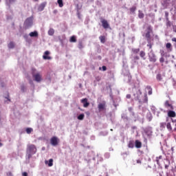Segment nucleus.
<instances>
[{"label": "nucleus", "instance_id": "obj_39", "mask_svg": "<svg viewBox=\"0 0 176 176\" xmlns=\"http://www.w3.org/2000/svg\"><path fill=\"white\" fill-rule=\"evenodd\" d=\"M160 63H164V58L162 57L160 58Z\"/></svg>", "mask_w": 176, "mask_h": 176}, {"label": "nucleus", "instance_id": "obj_12", "mask_svg": "<svg viewBox=\"0 0 176 176\" xmlns=\"http://www.w3.org/2000/svg\"><path fill=\"white\" fill-rule=\"evenodd\" d=\"M168 116L169 118H175V116H176L175 111H172V110L168 111Z\"/></svg>", "mask_w": 176, "mask_h": 176}, {"label": "nucleus", "instance_id": "obj_8", "mask_svg": "<svg viewBox=\"0 0 176 176\" xmlns=\"http://www.w3.org/2000/svg\"><path fill=\"white\" fill-rule=\"evenodd\" d=\"M149 61L151 63H156V55L152 53L148 56Z\"/></svg>", "mask_w": 176, "mask_h": 176}, {"label": "nucleus", "instance_id": "obj_51", "mask_svg": "<svg viewBox=\"0 0 176 176\" xmlns=\"http://www.w3.org/2000/svg\"><path fill=\"white\" fill-rule=\"evenodd\" d=\"M9 2H14V0H9Z\"/></svg>", "mask_w": 176, "mask_h": 176}, {"label": "nucleus", "instance_id": "obj_45", "mask_svg": "<svg viewBox=\"0 0 176 176\" xmlns=\"http://www.w3.org/2000/svg\"><path fill=\"white\" fill-rule=\"evenodd\" d=\"M102 71H105L107 69V66H102Z\"/></svg>", "mask_w": 176, "mask_h": 176}, {"label": "nucleus", "instance_id": "obj_43", "mask_svg": "<svg viewBox=\"0 0 176 176\" xmlns=\"http://www.w3.org/2000/svg\"><path fill=\"white\" fill-rule=\"evenodd\" d=\"M22 175H23V176H28V173L27 172H23V173H22Z\"/></svg>", "mask_w": 176, "mask_h": 176}, {"label": "nucleus", "instance_id": "obj_2", "mask_svg": "<svg viewBox=\"0 0 176 176\" xmlns=\"http://www.w3.org/2000/svg\"><path fill=\"white\" fill-rule=\"evenodd\" d=\"M36 71V69L32 68V78H34L35 82H41L42 80V75H41V73H35Z\"/></svg>", "mask_w": 176, "mask_h": 176}, {"label": "nucleus", "instance_id": "obj_1", "mask_svg": "<svg viewBox=\"0 0 176 176\" xmlns=\"http://www.w3.org/2000/svg\"><path fill=\"white\" fill-rule=\"evenodd\" d=\"M133 96L135 97L134 100L138 101L140 104H148V94H146V93L142 96V92L139 89Z\"/></svg>", "mask_w": 176, "mask_h": 176}, {"label": "nucleus", "instance_id": "obj_31", "mask_svg": "<svg viewBox=\"0 0 176 176\" xmlns=\"http://www.w3.org/2000/svg\"><path fill=\"white\" fill-rule=\"evenodd\" d=\"M8 47H9V49H13V47H14V43L13 42H10L8 44Z\"/></svg>", "mask_w": 176, "mask_h": 176}, {"label": "nucleus", "instance_id": "obj_19", "mask_svg": "<svg viewBox=\"0 0 176 176\" xmlns=\"http://www.w3.org/2000/svg\"><path fill=\"white\" fill-rule=\"evenodd\" d=\"M140 56L142 58H143L144 60H146V58H145V56H146V54H145V52L144 51H141L140 52Z\"/></svg>", "mask_w": 176, "mask_h": 176}, {"label": "nucleus", "instance_id": "obj_36", "mask_svg": "<svg viewBox=\"0 0 176 176\" xmlns=\"http://www.w3.org/2000/svg\"><path fill=\"white\" fill-rule=\"evenodd\" d=\"M78 48L83 49V43L82 42L78 43Z\"/></svg>", "mask_w": 176, "mask_h": 176}, {"label": "nucleus", "instance_id": "obj_52", "mask_svg": "<svg viewBox=\"0 0 176 176\" xmlns=\"http://www.w3.org/2000/svg\"><path fill=\"white\" fill-rule=\"evenodd\" d=\"M2 145H3L2 143L0 142V146H2Z\"/></svg>", "mask_w": 176, "mask_h": 176}, {"label": "nucleus", "instance_id": "obj_26", "mask_svg": "<svg viewBox=\"0 0 176 176\" xmlns=\"http://www.w3.org/2000/svg\"><path fill=\"white\" fill-rule=\"evenodd\" d=\"M77 118L78 119V120H83V119H85V114L82 113L80 114Z\"/></svg>", "mask_w": 176, "mask_h": 176}, {"label": "nucleus", "instance_id": "obj_7", "mask_svg": "<svg viewBox=\"0 0 176 176\" xmlns=\"http://www.w3.org/2000/svg\"><path fill=\"white\" fill-rule=\"evenodd\" d=\"M49 54H50V52L49 51H45L44 52V54L43 56V60H52V57L49 56Z\"/></svg>", "mask_w": 176, "mask_h": 176}, {"label": "nucleus", "instance_id": "obj_49", "mask_svg": "<svg viewBox=\"0 0 176 176\" xmlns=\"http://www.w3.org/2000/svg\"><path fill=\"white\" fill-rule=\"evenodd\" d=\"M168 167H169L168 165H165V168H166V170H168Z\"/></svg>", "mask_w": 176, "mask_h": 176}, {"label": "nucleus", "instance_id": "obj_25", "mask_svg": "<svg viewBox=\"0 0 176 176\" xmlns=\"http://www.w3.org/2000/svg\"><path fill=\"white\" fill-rule=\"evenodd\" d=\"M128 146L129 148H134V142L133 141H129V144H128Z\"/></svg>", "mask_w": 176, "mask_h": 176}, {"label": "nucleus", "instance_id": "obj_50", "mask_svg": "<svg viewBox=\"0 0 176 176\" xmlns=\"http://www.w3.org/2000/svg\"><path fill=\"white\" fill-rule=\"evenodd\" d=\"M57 10H54V12H53V13H54V14H56V13H57Z\"/></svg>", "mask_w": 176, "mask_h": 176}, {"label": "nucleus", "instance_id": "obj_37", "mask_svg": "<svg viewBox=\"0 0 176 176\" xmlns=\"http://www.w3.org/2000/svg\"><path fill=\"white\" fill-rule=\"evenodd\" d=\"M96 82H100V81L101 80V77H100V76H96Z\"/></svg>", "mask_w": 176, "mask_h": 176}, {"label": "nucleus", "instance_id": "obj_38", "mask_svg": "<svg viewBox=\"0 0 176 176\" xmlns=\"http://www.w3.org/2000/svg\"><path fill=\"white\" fill-rule=\"evenodd\" d=\"M173 32H176V25H173Z\"/></svg>", "mask_w": 176, "mask_h": 176}, {"label": "nucleus", "instance_id": "obj_29", "mask_svg": "<svg viewBox=\"0 0 176 176\" xmlns=\"http://www.w3.org/2000/svg\"><path fill=\"white\" fill-rule=\"evenodd\" d=\"M32 131H34V129H32V128H27L26 129L27 134H31V133H32Z\"/></svg>", "mask_w": 176, "mask_h": 176}, {"label": "nucleus", "instance_id": "obj_4", "mask_svg": "<svg viewBox=\"0 0 176 176\" xmlns=\"http://www.w3.org/2000/svg\"><path fill=\"white\" fill-rule=\"evenodd\" d=\"M27 152L30 155H35L36 153V146L34 144L28 145Z\"/></svg>", "mask_w": 176, "mask_h": 176}, {"label": "nucleus", "instance_id": "obj_5", "mask_svg": "<svg viewBox=\"0 0 176 176\" xmlns=\"http://www.w3.org/2000/svg\"><path fill=\"white\" fill-rule=\"evenodd\" d=\"M60 142V139L56 136H53L50 139V144L52 145V146H57L58 145V143Z\"/></svg>", "mask_w": 176, "mask_h": 176}, {"label": "nucleus", "instance_id": "obj_11", "mask_svg": "<svg viewBox=\"0 0 176 176\" xmlns=\"http://www.w3.org/2000/svg\"><path fill=\"white\" fill-rule=\"evenodd\" d=\"M164 107L166 108H170V109H174V107L173 106V104H170V101L168 100H166L165 103H164Z\"/></svg>", "mask_w": 176, "mask_h": 176}, {"label": "nucleus", "instance_id": "obj_40", "mask_svg": "<svg viewBox=\"0 0 176 176\" xmlns=\"http://www.w3.org/2000/svg\"><path fill=\"white\" fill-rule=\"evenodd\" d=\"M165 16L166 17V20H168V12H165Z\"/></svg>", "mask_w": 176, "mask_h": 176}, {"label": "nucleus", "instance_id": "obj_53", "mask_svg": "<svg viewBox=\"0 0 176 176\" xmlns=\"http://www.w3.org/2000/svg\"><path fill=\"white\" fill-rule=\"evenodd\" d=\"M150 121H151L152 120V118H150V120H149Z\"/></svg>", "mask_w": 176, "mask_h": 176}, {"label": "nucleus", "instance_id": "obj_10", "mask_svg": "<svg viewBox=\"0 0 176 176\" xmlns=\"http://www.w3.org/2000/svg\"><path fill=\"white\" fill-rule=\"evenodd\" d=\"M105 107H106L105 102H104L103 103H100L98 105V108L99 111H104L105 109Z\"/></svg>", "mask_w": 176, "mask_h": 176}, {"label": "nucleus", "instance_id": "obj_47", "mask_svg": "<svg viewBox=\"0 0 176 176\" xmlns=\"http://www.w3.org/2000/svg\"><path fill=\"white\" fill-rule=\"evenodd\" d=\"M172 42H175V43H176V38L175 37L172 38Z\"/></svg>", "mask_w": 176, "mask_h": 176}, {"label": "nucleus", "instance_id": "obj_22", "mask_svg": "<svg viewBox=\"0 0 176 176\" xmlns=\"http://www.w3.org/2000/svg\"><path fill=\"white\" fill-rule=\"evenodd\" d=\"M166 129H168V130L169 131H171L173 130V127L171 126V123L168 122V123L166 124Z\"/></svg>", "mask_w": 176, "mask_h": 176}, {"label": "nucleus", "instance_id": "obj_15", "mask_svg": "<svg viewBox=\"0 0 176 176\" xmlns=\"http://www.w3.org/2000/svg\"><path fill=\"white\" fill-rule=\"evenodd\" d=\"M45 6H46V3H41V4L38 6V10H39V12H42L43 10H44Z\"/></svg>", "mask_w": 176, "mask_h": 176}, {"label": "nucleus", "instance_id": "obj_34", "mask_svg": "<svg viewBox=\"0 0 176 176\" xmlns=\"http://www.w3.org/2000/svg\"><path fill=\"white\" fill-rule=\"evenodd\" d=\"M156 78H157V80H159V82H160V80H162V74H157V76H156Z\"/></svg>", "mask_w": 176, "mask_h": 176}, {"label": "nucleus", "instance_id": "obj_9", "mask_svg": "<svg viewBox=\"0 0 176 176\" xmlns=\"http://www.w3.org/2000/svg\"><path fill=\"white\" fill-rule=\"evenodd\" d=\"M82 104H83L84 108H87L89 105H90V103L87 102V98H83L81 100Z\"/></svg>", "mask_w": 176, "mask_h": 176}, {"label": "nucleus", "instance_id": "obj_46", "mask_svg": "<svg viewBox=\"0 0 176 176\" xmlns=\"http://www.w3.org/2000/svg\"><path fill=\"white\" fill-rule=\"evenodd\" d=\"M134 60H140V56H135Z\"/></svg>", "mask_w": 176, "mask_h": 176}, {"label": "nucleus", "instance_id": "obj_42", "mask_svg": "<svg viewBox=\"0 0 176 176\" xmlns=\"http://www.w3.org/2000/svg\"><path fill=\"white\" fill-rule=\"evenodd\" d=\"M126 98H128V99L131 98V94H127V95L126 96Z\"/></svg>", "mask_w": 176, "mask_h": 176}, {"label": "nucleus", "instance_id": "obj_33", "mask_svg": "<svg viewBox=\"0 0 176 176\" xmlns=\"http://www.w3.org/2000/svg\"><path fill=\"white\" fill-rule=\"evenodd\" d=\"M160 129H165L166 128V123L165 122H161L160 124Z\"/></svg>", "mask_w": 176, "mask_h": 176}, {"label": "nucleus", "instance_id": "obj_30", "mask_svg": "<svg viewBox=\"0 0 176 176\" xmlns=\"http://www.w3.org/2000/svg\"><path fill=\"white\" fill-rule=\"evenodd\" d=\"M138 17H139V19H144V14L141 12V10H139Z\"/></svg>", "mask_w": 176, "mask_h": 176}, {"label": "nucleus", "instance_id": "obj_20", "mask_svg": "<svg viewBox=\"0 0 176 176\" xmlns=\"http://www.w3.org/2000/svg\"><path fill=\"white\" fill-rule=\"evenodd\" d=\"M69 42L75 43V42H76V36H72L70 37Z\"/></svg>", "mask_w": 176, "mask_h": 176}, {"label": "nucleus", "instance_id": "obj_17", "mask_svg": "<svg viewBox=\"0 0 176 176\" xmlns=\"http://www.w3.org/2000/svg\"><path fill=\"white\" fill-rule=\"evenodd\" d=\"M45 163L48 164L49 167H52L53 166V159H50L49 161H45Z\"/></svg>", "mask_w": 176, "mask_h": 176}, {"label": "nucleus", "instance_id": "obj_27", "mask_svg": "<svg viewBox=\"0 0 176 176\" xmlns=\"http://www.w3.org/2000/svg\"><path fill=\"white\" fill-rule=\"evenodd\" d=\"M146 89H148V96H151L152 94V87H151V86H147Z\"/></svg>", "mask_w": 176, "mask_h": 176}, {"label": "nucleus", "instance_id": "obj_6", "mask_svg": "<svg viewBox=\"0 0 176 176\" xmlns=\"http://www.w3.org/2000/svg\"><path fill=\"white\" fill-rule=\"evenodd\" d=\"M102 25L103 28L106 29L109 28V23H108V21L105 19L101 20Z\"/></svg>", "mask_w": 176, "mask_h": 176}, {"label": "nucleus", "instance_id": "obj_41", "mask_svg": "<svg viewBox=\"0 0 176 176\" xmlns=\"http://www.w3.org/2000/svg\"><path fill=\"white\" fill-rule=\"evenodd\" d=\"M148 47H149V49L152 48V44L150 43H148V44L147 45Z\"/></svg>", "mask_w": 176, "mask_h": 176}, {"label": "nucleus", "instance_id": "obj_44", "mask_svg": "<svg viewBox=\"0 0 176 176\" xmlns=\"http://www.w3.org/2000/svg\"><path fill=\"white\" fill-rule=\"evenodd\" d=\"M30 21H32V19H31V18H28V19H26V23H28V22H30Z\"/></svg>", "mask_w": 176, "mask_h": 176}, {"label": "nucleus", "instance_id": "obj_21", "mask_svg": "<svg viewBox=\"0 0 176 176\" xmlns=\"http://www.w3.org/2000/svg\"><path fill=\"white\" fill-rule=\"evenodd\" d=\"M48 35H50V36H53V35H54V29H50L48 31Z\"/></svg>", "mask_w": 176, "mask_h": 176}, {"label": "nucleus", "instance_id": "obj_24", "mask_svg": "<svg viewBox=\"0 0 176 176\" xmlns=\"http://www.w3.org/2000/svg\"><path fill=\"white\" fill-rule=\"evenodd\" d=\"M99 39H100L101 43H105V36H100L99 37Z\"/></svg>", "mask_w": 176, "mask_h": 176}, {"label": "nucleus", "instance_id": "obj_32", "mask_svg": "<svg viewBox=\"0 0 176 176\" xmlns=\"http://www.w3.org/2000/svg\"><path fill=\"white\" fill-rule=\"evenodd\" d=\"M135 10H137V7L135 6H133L132 8H130V12H131V13H134Z\"/></svg>", "mask_w": 176, "mask_h": 176}, {"label": "nucleus", "instance_id": "obj_18", "mask_svg": "<svg viewBox=\"0 0 176 176\" xmlns=\"http://www.w3.org/2000/svg\"><path fill=\"white\" fill-rule=\"evenodd\" d=\"M30 36L31 37H37L38 36V32L34 31L30 33Z\"/></svg>", "mask_w": 176, "mask_h": 176}, {"label": "nucleus", "instance_id": "obj_28", "mask_svg": "<svg viewBox=\"0 0 176 176\" xmlns=\"http://www.w3.org/2000/svg\"><path fill=\"white\" fill-rule=\"evenodd\" d=\"M132 52H133V54H138V53H140V48L133 49Z\"/></svg>", "mask_w": 176, "mask_h": 176}, {"label": "nucleus", "instance_id": "obj_48", "mask_svg": "<svg viewBox=\"0 0 176 176\" xmlns=\"http://www.w3.org/2000/svg\"><path fill=\"white\" fill-rule=\"evenodd\" d=\"M137 163H138V164H141V161H140V160H137Z\"/></svg>", "mask_w": 176, "mask_h": 176}, {"label": "nucleus", "instance_id": "obj_14", "mask_svg": "<svg viewBox=\"0 0 176 176\" xmlns=\"http://www.w3.org/2000/svg\"><path fill=\"white\" fill-rule=\"evenodd\" d=\"M166 47L168 50V52H173V45L170 43H168L166 44Z\"/></svg>", "mask_w": 176, "mask_h": 176}, {"label": "nucleus", "instance_id": "obj_23", "mask_svg": "<svg viewBox=\"0 0 176 176\" xmlns=\"http://www.w3.org/2000/svg\"><path fill=\"white\" fill-rule=\"evenodd\" d=\"M57 2L59 8H63V6H64V3L63 2V0H58Z\"/></svg>", "mask_w": 176, "mask_h": 176}, {"label": "nucleus", "instance_id": "obj_54", "mask_svg": "<svg viewBox=\"0 0 176 176\" xmlns=\"http://www.w3.org/2000/svg\"><path fill=\"white\" fill-rule=\"evenodd\" d=\"M35 1H38V0H34Z\"/></svg>", "mask_w": 176, "mask_h": 176}, {"label": "nucleus", "instance_id": "obj_16", "mask_svg": "<svg viewBox=\"0 0 176 176\" xmlns=\"http://www.w3.org/2000/svg\"><path fill=\"white\" fill-rule=\"evenodd\" d=\"M162 159H163V157L162 155H160L159 157H156L155 162L158 166H160V160H162Z\"/></svg>", "mask_w": 176, "mask_h": 176}, {"label": "nucleus", "instance_id": "obj_3", "mask_svg": "<svg viewBox=\"0 0 176 176\" xmlns=\"http://www.w3.org/2000/svg\"><path fill=\"white\" fill-rule=\"evenodd\" d=\"M153 33V29L152 28V26L148 25L146 28V38L148 43H151V34Z\"/></svg>", "mask_w": 176, "mask_h": 176}, {"label": "nucleus", "instance_id": "obj_35", "mask_svg": "<svg viewBox=\"0 0 176 176\" xmlns=\"http://www.w3.org/2000/svg\"><path fill=\"white\" fill-rule=\"evenodd\" d=\"M166 27H171V21L170 20H166Z\"/></svg>", "mask_w": 176, "mask_h": 176}, {"label": "nucleus", "instance_id": "obj_13", "mask_svg": "<svg viewBox=\"0 0 176 176\" xmlns=\"http://www.w3.org/2000/svg\"><path fill=\"white\" fill-rule=\"evenodd\" d=\"M135 148H138V149H140L142 146V143L140 142V140H137L135 142Z\"/></svg>", "mask_w": 176, "mask_h": 176}]
</instances>
